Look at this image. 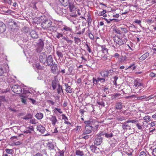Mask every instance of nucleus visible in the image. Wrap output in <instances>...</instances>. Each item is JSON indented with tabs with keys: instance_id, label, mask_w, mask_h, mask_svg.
I'll return each instance as SVG.
<instances>
[{
	"instance_id": "nucleus-4",
	"label": "nucleus",
	"mask_w": 156,
	"mask_h": 156,
	"mask_svg": "<svg viewBox=\"0 0 156 156\" xmlns=\"http://www.w3.org/2000/svg\"><path fill=\"white\" fill-rule=\"evenodd\" d=\"M9 68L7 64H5L4 65H0V76H2L4 73L9 72Z\"/></svg>"
},
{
	"instance_id": "nucleus-54",
	"label": "nucleus",
	"mask_w": 156,
	"mask_h": 156,
	"mask_svg": "<svg viewBox=\"0 0 156 156\" xmlns=\"http://www.w3.org/2000/svg\"><path fill=\"white\" fill-rule=\"evenodd\" d=\"M142 124H143V125H142L143 127H144V126H146V127H147L148 124L147 122V121H144L143 122Z\"/></svg>"
},
{
	"instance_id": "nucleus-10",
	"label": "nucleus",
	"mask_w": 156,
	"mask_h": 156,
	"mask_svg": "<svg viewBox=\"0 0 156 156\" xmlns=\"http://www.w3.org/2000/svg\"><path fill=\"white\" fill-rule=\"evenodd\" d=\"M6 29V27L5 24L2 22H0V33H3L5 31Z\"/></svg>"
},
{
	"instance_id": "nucleus-56",
	"label": "nucleus",
	"mask_w": 156,
	"mask_h": 156,
	"mask_svg": "<svg viewBox=\"0 0 156 156\" xmlns=\"http://www.w3.org/2000/svg\"><path fill=\"white\" fill-rule=\"evenodd\" d=\"M155 97V96H154L153 95H151L150 96H149L148 97H147L146 98V100H149L151 99L152 98H153L154 97Z\"/></svg>"
},
{
	"instance_id": "nucleus-19",
	"label": "nucleus",
	"mask_w": 156,
	"mask_h": 156,
	"mask_svg": "<svg viewBox=\"0 0 156 156\" xmlns=\"http://www.w3.org/2000/svg\"><path fill=\"white\" fill-rule=\"evenodd\" d=\"M59 1L61 4L65 7L68 5L69 3V0H59Z\"/></svg>"
},
{
	"instance_id": "nucleus-32",
	"label": "nucleus",
	"mask_w": 156,
	"mask_h": 156,
	"mask_svg": "<svg viewBox=\"0 0 156 156\" xmlns=\"http://www.w3.org/2000/svg\"><path fill=\"white\" fill-rule=\"evenodd\" d=\"M29 123L32 124L36 125L38 123V122L35 119H31L30 120Z\"/></svg>"
},
{
	"instance_id": "nucleus-3",
	"label": "nucleus",
	"mask_w": 156,
	"mask_h": 156,
	"mask_svg": "<svg viewBox=\"0 0 156 156\" xmlns=\"http://www.w3.org/2000/svg\"><path fill=\"white\" fill-rule=\"evenodd\" d=\"M44 42L42 40H39L37 42V46L36 50L37 52L40 53L41 52L44 48Z\"/></svg>"
},
{
	"instance_id": "nucleus-58",
	"label": "nucleus",
	"mask_w": 156,
	"mask_h": 156,
	"mask_svg": "<svg viewBox=\"0 0 156 156\" xmlns=\"http://www.w3.org/2000/svg\"><path fill=\"white\" fill-rule=\"evenodd\" d=\"M26 101L27 99L26 98H21V101L24 104H26Z\"/></svg>"
},
{
	"instance_id": "nucleus-51",
	"label": "nucleus",
	"mask_w": 156,
	"mask_h": 156,
	"mask_svg": "<svg viewBox=\"0 0 156 156\" xmlns=\"http://www.w3.org/2000/svg\"><path fill=\"white\" fill-rule=\"evenodd\" d=\"M62 116V119H63L65 122L68 120L67 117L64 114H62L61 115Z\"/></svg>"
},
{
	"instance_id": "nucleus-2",
	"label": "nucleus",
	"mask_w": 156,
	"mask_h": 156,
	"mask_svg": "<svg viewBox=\"0 0 156 156\" xmlns=\"http://www.w3.org/2000/svg\"><path fill=\"white\" fill-rule=\"evenodd\" d=\"M102 134L100 132L97 134L94 137V143L96 146L100 145L102 142L103 138L101 137Z\"/></svg>"
},
{
	"instance_id": "nucleus-9",
	"label": "nucleus",
	"mask_w": 156,
	"mask_h": 156,
	"mask_svg": "<svg viewBox=\"0 0 156 156\" xmlns=\"http://www.w3.org/2000/svg\"><path fill=\"white\" fill-rule=\"evenodd\" d=\"M49 119L51 121V124L53 126H55L58 122V120L55 116H51Z\"/></svg>"
},
{
	"instance_id": "nucleus-45",
	"label": "nucleus",
	"mask_w": 156,
	"mask_h": 156,
	"mask_svg": "<svg viewBox=\"0 0 156 156\" xmlns=\"http://www.w3.org/2000/svg\"><path fill=\"white\" fill-rule=\"evenodd\" d=\"M128 122L129 123H134L136 122H138V120L135 119V120H130V119H128L127 120Z\"/></svg>"
},
{
	"instance_id": "nucleus-16",
	"label": "nucleus",
	"mask_w": 156,
	"mask_h": 156,
	"mask_svg": "<svg viewBox=\"0 0 156 156\" xmlns=\"http://www.w3.org/2000/svg\"><path fill=\"white\" fill-rule=\"evenodd\" d=\"M122 103L121 102H116L115 105V108L117 110H121L122 108Z\"/></svg>"
},
{
	"instance_id": "nucleus-24",
	"label": "nucleus",
	"mask_w": 156,
	"mask_h": 156,
	"mask_svg": "<svg viewBox=\"0 0 156 156\" xmlns=\"http://www.w3.org/2000/svg\"><path fill=\"white\" fill-rule=\"evenodd\" d=\"M66 86V91L67 93H71L72 92V90L71 87L68 85L67 83H65Z\"/></svg>"
},
{
	"instance_id": "nucleus-29",
	"label": "nucleus",
	"mask_w": 156,
	"mask_h": 156,
	"mask_svg": "<svg viewBox=\"0 0 156 156\" xmlns=\"http://www.w3.org/2000/svg\"><path fill=\"white\" fill-rule=\"evenodd\" d=\"M100 74L102 76L104 77H107L108 76V73L107 72V70L102 71L100 72Z\"/></svg>"
},
{
	"instance_id": "nucleus-13",
	"label": "nucleus",
	"mask_w": 156,
	"mask_h": 156,
	"mask_svg": "<svg viewBox=\"0 0 156 156\" xmlns=\"http://www.w3.org/2000/svg\"><path fill=\"white\" fill-rule=\"evenodd\" d=\"M52 66L51 69V72L54 74H56L57 73V71L58 69V65L54 64Z\"/></svg>"
},
{
	"instance_id": "nucleus-27",
	"label": "nucleus",
	"mask_w": 156,
	"mask_h": 156,
	"mask_svg": "<svg viewBox=\"0 0 156 156\" xmlns=\"http://www.w3.org/2000/svg\"><path fill=\"white\" fill-rule=\"evenodd\" d=\"M127 118L123 116H117L116 117V119L117 120L120 121L126 120Z\"/></svg>"
},
{
	"instance_id": "nucleus-33",
	"label": "nucleus",
	"mask_w": 156,
	"mask_h": 156,
	"mask_svg": "<svg viewBox=\"0 0 156 156\" xmlns=\"http://www.w3.org/2000/svg\"><path fill=\"white\" fill-rule=\"evenodd\" d=\"M57 90L58 93L59 94H61L62 91L63 92L62 87L60 86V85H58V87L57 89Z\"/></svg>"
},
{
	"instance_id": "nucleus-57",
	"label": "nucleus",
	"mask_w": 156,
	"mask_h": 156,
	"mask_svg": "<svg viewBox=\"0 0 156 156\" xmlns=\"http://www.w3.org/2000/svg\"><path fill=\"white\" fill-rule=\"evenodd\" d=\"M98 78H97V79H96L94 78H93V83L94 84H97L98 83Z\"/></svg>"
},
{
	"instance_id": "nucleus-38",
	"label": "nucleus",
	"mask_w": 156,
	"mask_h": 156,
	"mask_svg": "<svg viewBox=\"0 0 156 156\" xmlns=\"http://www.w3.org/2000/svg\"><path fill=\"white\" fill-rule=\"evenodd\" d=\"M95 145H92L90 146V150L92 151L93 152H94L95 151V149L96 148V147L95 146Z\"/></svg>"
},
{
	"instance_id": "nucleus-23",
	"label": "nucleus",
	"mask_w": 156,
	"mask_h": 156,
	"mask_svg": "<svg viewBox=\"0 0 156 156\" xmlns=\"http://www.w3.org/2000/svg\"><path fill=\"white\" fill-rule=\"evenodd\" d=\"M33 116L32 114L30 113H28L24 116L23 119L24 120H28L32 119Z\"/></svg>"
},
{
	"instance_id": "nucleus-41",
	"label": "nucleus",
	"mask_w": 156,
	"mask_h": 156,
	"mask_svg": "<svg viewBox=\"0 0 156 156\" xmlns=\"http://www.w3.org/2000/svg\"><path fill=\"white\" fill-rule=\"evenodd\" d=\"M53 111L55 113L56 112V111L60 114H62V111L61 109L58 108H55L53 110Z\"/></svg>"
},
{
	"instance_id": "nucleus-43",
	"label": "nucleus",
	"mask_w": 156,
	"mask_h": 156,
	"mask_svg": "<svg viewBox=\"0 0 156 156\" xmlns=\"http://www.w3.org/2000/svg\"><path fill=\"white\" fill-rule=\"evenodd\" d=\"M106 13V11L105 10H103V11L98 13V14L99 16H101L105 14Z\"/></svg>"
},
{
	"instance_id": "nucleus-52",
	"label": "nucleus",
	"mask_w": 156,
	"mask_h": 156,
	"mask_svg": "<svg viewBox=\"0 0 156 156\" xmlns=\"http://www.w3.org/2000/svg\"><path fill=\"white\" fill-rule=\"evenodd\" d=\"M114 80H113V84L114 85H117L116 81H117V80L118 79V77H117V76H115L114 77Z\"/></svg>"
},
{
	"instance_id": "nucleus-15",
	"label": "nucleus",
	"mask_w": 156,
	"mask_h": 156,
	"mask_svg": "<svg viewBox=\"0 0 156 156\" xmlns=\"http://www.w3.org/2000/svg\"><path fill=\"white\" fill-rule=\"evenodd\" d=\"M62 30L64 33H65V32L66 33L67 32H70L72 31V29L70 28L65 25L62 27Z\"/></svg>"
},
{
	"instance_id": "nucleus-63",
	"label": "nucleus",
	"mask_w": 156,
	"mask_h": 156,
	"mask_svg": "<svg viewBox=\"0 0 156 156\" xmlns=\"http://www.w3.org/2000/svg\"><path fill=\"white\" fill-rule=\"evenodd\" d=\"M88 36H89V38L90 39H94V36L91 33H88Z\"/></svg>"
},
{
	"instance_id": "nucleus-40",
	"label": "nucleus",
	"mask_w": 156,
	"mask_h": 156,
	"mask_svg": "<svg viewBox=\"0 0 156 156\" xmlns=\"http://www.w3.org/2000/svg\"><path fill=\"white\" fill-rule=\"evenodd\" d=\"M144 120L147 122H149L151 120V118L150 116L147 115L143 118Z\"/></svg>"
},
{
	"instance_id": "nucleus-64",
	"label": "nucleus",
	"mask_w": 156,
	"mask_h": 156,
	"mask_svg": "<svg viewBox=\"0 0 156 156\" xmlns=\"http://www.w3.org/2000/svg\"><path fill=\"white\" fill-rule=\"evenodd\" d=\"M140 156H146V154L144 152L142 151L140 154Z\"/></svg>"
},
{
	"instance_id": "nucleus-22",
	"label": "nucleus",
	"mask_w": 156,
	"mask_h": 156,
	"mask_svg": "<svg viewBox=\"0 0 156 156\" xmlns=\"http://www.w3.org/2000/svg\"><path fill=\"white\" fill-rule=\"evenodd\" d=\"M47 58L46 55L43 54V55H41L39 57V60L42 63L45 62L46 61Z\"/></svg>"
},
{
	"instance_id": "nucleus-35",
	"label": "nucleus",
	"mask_w": 156,
	"mask_h": 156,
	"mask_svg": "<svg viewBox=\"0 0 156 156\" xmlns=\"http://www.w3.org/2000/svg\"><path fill=\"white\" fill-rule=\"evenodd\" d=\"M68 5H69V7L70 10V11L71 12H72L73 11V9L74 8V5L73 3L70 2L69 3Z\"/></svg>"
},
{
	"instance_id": "nucleus-25",
	"label": "nucleus",
	"mask_w": 156,
	"mask_h": 156,
	"mask_svg": "<svg viewBox=\"0 0 156 156\" xmlns=\"http://www.w3.org/2000/svg\"><path fill=\"white\" fill-rule=\"evenodd\" d=\"M129 11V7L127 6H125L122 10V11L123 12L122 13V15H125Z\"/></svg>"
},
{
	"instance_id": "nucleus-49",
	"label": "nucleus",
	"mask_w": 156,
	"mask_h": 156,
	"mask_svg": "<svg viewBox=\"0 0 156 156\" xmlns=\"http://www.w3.org/2000/svg\"><path fill=\"white\" fill-rule=\"evenodd\" d=\"M61 12H62V14L63 16H65L66 15V11L65 9H62L61 10Z\"/></svg>"
},
{
	"instance_id": "nucleus-14",
	"label": "nucleus",
	"mask_w": 156,
	"mask_h": 156,
	"mask_svg": "<svg viewBox=\"0 0 156 156\" xmlns=\"http://www.w3.org/2000/svg\"><path fill=\"white\" fill-rule=\"evenodd\" d=\"M60 85L56 80H53L52 81L51 86L53 90H55L58 85Z\"/></svg>"
},
{
	"instance_id": "nucleus-42",
	"label": "nucleus",
	"mask_w": 156,
	"mask_h": 156,
	"mask_svg": "<svg viewBox=\"0 0 156 156\" xmlns=\"http://www.w3.org/2000/svg\"><path fill=\"white\" fill-rule=\"evenodd\" d=\"M6 101L5 96H0V102H5Z\"/></svg>"
},
{
	"instance_id": "nucleus-47",
	"label": "nucleus",
	"mask_w": 156,
	"mask_h": 156,
	"mask_svg": "<svg viewBox=\"0 0 156 156\" xmlns=\"http://www.w3.org/2000/svg\"><path fill=\"white\" fill-rule=\"evenodd\" d=\"M23 31L25 33H27L29 31V28L27 27H25L23 29Z\"/></svg>"
},
{
	"instance_id": "nucleus-31",
	"label": "nucleus",
	"mask_w": 156,
	"mask_h": 156,
	"mask_svg": "<svg viewBox=\"0 0 156 156\" xmlns=\"http://www.w3.org/2000/svg\"><path fill=\"white\" fill-rule=\"evenodd\" d=\"M48 149L49 150L53 149L54 148V146L52 143L48 142L47 145Z\"/></svg>"
},
{
	"instance_id": "nucleus-55",
	"label": "nucleus",
	"mask_w": 156,
	"mask_h": 156,
	"mask_svg": "<svg viewBox=\"0 0 156 156\" xmlns=\"http://www.w3.org/2000/svg\"><path fill=\"white\" fill-rule=\"evenodd\" d=\"M147 97L146 96L144 95L140 97H138V100H140L143 99H146Z\"/></svg>"
},
{
	"instance_id": "nucleus-59",
	"label": "nucleus",
	"mask_w": 156,
	"mask_h": 156,
	"mask_svg": "<svg viewBox=\"0 0 156 156\" xmlns=\"http://www.w3.org/2000/svg\"><path fill=\"white\" fill-rule=\"evenodd\" d=\"M85 28H83L82 29V30H80V31H79L78 32H77V34H83L84 31H85Z\"/></svg>"
},
{
	"instance_id": "nucleus-61",
	"label": "nucleus",
	"mask_w": 156,
	"mask_h": 156,
	"mask_svg": "<svg viewBox=\"0 0 156 156\" xmlns=\"http://www.w3.org/2000/svg\"><path fill=\"white\" fill-rule=\"evenodd\" d=\"M108 88L105 87L103 89L104 91L105 92L106 94H108L109 93V92L108 90Z\"/></svg>"
},
{
	"instance_id": "nucleus-6",
	"label": "nucleus",
	"mask_w": 156,
	"mask_h": 156,
	"mask_svg": "<svg viewBox=\"0 0 156 156\" xmlns=\"http://www.w3.org/2000/svg\"><path fill=\"white\" fill-rule=\"evenodd\" d=\"M122 127L123 129L125 130H127V129L130 130L131 129V124H129L127 121H125L122 123Z\"/></svg>"
},
{
	"instance_id": "nucleus-34",
	"label": "nucleus",
	"mask_w": 156,
	"mask_h": 156,
	"mask_svg": "<svg viewBox=\"0 0 156 156\" xmlns=\"http://www.w3.org/2000/svg\"><path fill=\"white\" fill-rule=\"evenodd\" d=\"M76 155L80 156H82L84 155V153L83 152L79 150H77L76 151Z\"/></svg>"
},
{
	"instance_id": "nucleus-18",
	"label": "nucleus",
	"mask_w": 156,
	"mask_h": 156,
	"mask_svg": "<svg viewBox=\"0 0 156 156\" xmlns=\"http://www.w3.org/2000/svg\"><path fill=\"white\" fill-rule=\"evenodd\" d=\"M116 43V44L119 45H121L124 44L125 42L124 40H113Z\"/></svg>"
},
{
	"instance_id": "nucleus-37",
	"label": "nucleus",
	"mask_w": 156,
	"mask_h": 156,
	"mask_svg": "<svg viewBox=\"0 0 156 156\" xmlns=\"http://www.w3.org/2000/svg\"><path fill=\"white\" fill-rule=\"evenodd\" d=\"M136 27L134 25H132L129 27V29L131 31H135L136 30Z\"/></svg>"
},
{
	"instance_id": "nucleus-21",
	"label": "nucleus",
	"mask_w": 156,
	"mask_h": 156,
	"mask_svg": "<svg viewBox=\"0 0 156 156\" xmlns=\"http://www.w3.org/2000/svg\"><path fill=\"white\" fill-rule=\"evenodd\" d=\"M33 130V126H30L26 128V130L24 131V133L26 134L30 133H31V131Z\"/></svg>"
},
{
	"instance_id": "nucleus-7",
	"label": "nucleus",
	"mask_w": 156,
	"mask_h": 156,
	"mask_svg": "<svg viewBox=\"0 0 156 156\" xmlns=\"http://www.w3.org/2000/svg\"><path fill=\"white\" fill-rule=\"evenodd\" d=\"M46 60L47 65L48 66H51L53 65V60L51 55H49L47 58V57Z\"/></svg>"
},
{
	"instance_id": "nucleus-11",
	"label": "nucleus",
	"mask_w": 156,
	"mask_h": 156,
	"mask_svg": "<svg viewBox=\"0 0 156 156\" xmlns=\"http://www.w3.org/2000/svg\"><path fill=\"white\" fill-rule=\"evenodd\" d=\"M100 132L101 133L103 134L102 136L105 135V136L107 138H110L113 136V134L112 132L111 133H109V132L106 133L103 131H101Z\"/></svg>"
},
{
	"instance_id": "nucleus-36",
	"label": "nucleus",
	"mask_w": 156,
	"mask_h": 156,
	"mask_svg": "<svg viewBox=\"0 0 156 156\" xmlns=\"http://www.w3.org/2000/svg\"><path fill=\"white\" fill-rule=\"evenodd\" d=\"M114 31L118 34H121L122 33V32L121 31V27L119 28V29H115L114 30Z\"/></svg>"
},
{
	"instance_id": "nucleus-48",
	"label": "nucleus",
	"mask_w": 156,
	"mask_h": 156,
	"mask_svg": "<svg viewBox=\"0 0 156 156\" xmlns=\"http://www.w3.org/2000/svg\"><path fill=\"white\" fill-rule=\"evenodd\" d=\"M5 151L7 153L9 154H12L13 151L12 149H6Z\"/></svg>"
},
{
	"instance_id": "nucleus-60",
	"label": "nucleus",
	"mask_w": 156,
	"mask_h": 156,
	"mask_svg": "<svg viewBox=\"0 0 156 156\" xmlns=\"http://www.w3.org/2000/svg\"><path fill=\"white\" fill-rule=\"evenodd\" d=\"M121 31H122V33H126L128 32V30H127V29L126 28H123L122 27H121Z\"/></svg>"
},
{
	"instance_id": "nucleus-17",
	"label": "nucleus",
	"mask_w": 156,
	"mask_h": 156,
	"mask_svg": "<svg viewBox=\"0 0 156 156\" xmlns=\"http://www.w3.org/2000/svg\"><path fill=\"white\" fill-rule=\"evenodd\" d=\"M134 85L136 87L138 88L142 86L143 84L142 83H140V80L138 79L136 80L134 82Z\"/></svg>"
},
{
	"instance_id": "nucleus-5",
	"label": "nucleus",
	"mask_w": 156,
	"mask_h": 156,
	"mask_svg": "<svg viewBox=\"0 0 156 156\" xmlns=\"http://www.w3.org/2000/svg\"><path fill=\"white\" fill-rule=\"evenodd\" d=\"M11 90L13 92L17 94H20L22 92L21 87L17 85L12 86Z\"/></svg>"
},
{
	"instance_id": "nucleus-46",
	"label": "nucleus",
	"mask_w": 156,
	"mask_h": 156,
	"mask_svg": "<svg viewBox=\"0 0 156 156\" xmlns=\"http://www.w3.org/2000/svg\"><path fill=\"white\" fill-rule=\"evenodd\" d=\"M138 129L139 130H142L143 129V126L141 125L140 123H137L136 125Z\"/></svg>"
},
{
	"instance_id": "nucleus-53",
	"label": "nucleus",
	"mask_w": 156,
	"mask_h": 156,
	"mask_svg": "<svg viewBox=\"0 0 156 156\" xmlns=\"http://www.w3.org/2000/svg\"><path fill=\"white\" fill-rule=\"evenodd\" d=\"M56 53L59 58L63 57V55L60 51H56Z\"/></svg>"
},
{
	"instance_id": "nucleus-62",
	"label": "nucleus",
	"mask_w": 156,
	"mask_h": 156,
	"mask_svg": "<svg viewBox=\"0 0 156 156\" xmlns=\"http://www.w3.org/2000/svg\"><path fill=\"white\" fill-rule=\"evenodd\" d=\"M56 36V37L58 38L63 36V34H62L59 33H57Z\"/></svg>"
},
{
	"instance_id": "nucleus-28",
	"label": "nucleus",
	"mask_w": 156,
	"mask_h": 156,
	"mask_svg": "<svg viewBox=\"0 0 156 156\" xmlns=\"http://www.w3.org/2000/svg\"><path fill=\"white\" fill-rule=\"evenodd\" d=\"M100 47L101 48V51L104 54H107L108 53V49L105 45H101Z\"/></svg>"
},
{
	"instance_id": "nucleus-44",
	"label": "nucleus",
	"mask_w": 156,
	"mask_h": 156,
	"mask_svg": "<svg viewBox=\"0 0 156 156\" xmlns=\"http://www.w3.org/2000/svg\"><path fill=\"white\" fill-rule=\"evenodd\" d=\"M97 102L98 105L102 106L103 107H104L105 106V103L102 101H97Z\"/></svg>"
},
{
	"instance_id": "nucleus-30",
	"label": "nucleus",
	"mask_w": 156,
	"mask_h": 156,
	"mask_svg": "<svg viewBox=\"0 0 156 156\" xmlns=\"http://www.w3.org/2000/svg\"><path fill=\"white\" fill-rule=\"evenodd\" d=\"M149 55V53L148 52H146L141 56L140 58L141 60H144L146 59Z\"/></svg>"
},
{
	"instance_id": "nucleus-39",
	"label": "nucleus",
	"mask_w": 156,
	"mask_h": 156,
	"mask_svg": "<svg viewBox=\"0 0 156 156\" xmlns=\"http://www.w3.org/2000/svg\"><path fill=\"white\" fill-rule=\"evenodd\" d=\"M122 113L125 115H130L131 114L130 112H128L127 110H125L123 111H122Z\"/></svg>"
},
{
	"instance_id": "nucleus-26",
	"label": "nucleus",
	"mask_w": 156,
	"mask_h": 156,
	"mask_svg": "<svg viewBox=\"0 0 156 156\" xmlns=\"http://www.w3.org/2000/svg\"><path fill=\"white\" fill-rule=\"evenodd\" d=\"M35 117L38 120L41 119L43 117V114L40 112L37 113L35 115Z\"/></svg>"
},
{
	"instance_id": "nucleus-8",
	"label": "nucleus",
	"mask_w": 156,
	"mask_h": 156,
	"mask_svg": "<svg viewBox=\"0 0 156 156\" xmlns=\"http://www.w3.org/2000/svg\"><path fill=\"white\" fill-rule=\"evenodd\" d=\"M92 127L89 126H86L85 129L83 132V135H86L90 133L91 132Z\"/></svg>"
},
{
	"instance_id": "nucleus-1",
	"label": "nucleus",
	"mask_w": 156,
	"mask_h": 156,
	"mask_svg": "<svg viewBox=\"0 0 156 156\" xmlns=\"http://www.w3.org/2000/svg\"><path fill=\"white\" fill-rule=\"evenodd\" d=\"M52 22L49 19L44 20L41 23V27L44 30L48 29L51 31H55L57 30V27L55 26H51Z\"/></svg>"
},
{
	"instance_id": "nucleus-20",
	"label": "nucleus",
	"mask_w": 156,
	"mask_h": 156,
	"mask_svg": "<svg viewBox=\"0 0 156 156\" xmlns=\"http://www.w3.org/2000/svg\"><path fill=\"white\" fill-rule=\"evenodd\" d=\"M30 35L31 38L34 39H36L38 37V35L35 31L33 30L30 33Z\"/></svg>"
},
{
	"instance_id": "nucleus-50",
	"label": "nucleus",
	"mask_w": 156,
	"mask_h": 156,
	"mask_svg": "<svg viewBox=\"0 0 156 156\" xmlns=\"http://www.w3.org/2000/svg\"><path fill=\"white\" fill-rule=\"evenodd\" d=\"M104 60L110 59L111 58L110 56H107V55L105 54L102 57Z\"/></svg>"
},
{
	"instance_id": "nucleus-12",
	"label": "nucleus",
	"mask_w": 156,
	"mask_h": 156,
	"mask_svg": "<svg viewBox=\"0 0 156 156\" xmlns=\"http://www.w3.org/2000/svg\"><path fill=\"white\" fill-rule=\"evenodd\" d=\"M37 129L38 131L42 133H44L46 130L45 127L41 125L37 126Z\"/></svg>"
}]
</instances>
